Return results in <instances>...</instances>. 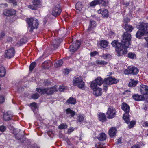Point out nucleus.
Instances as JSON below:
<instances>
[{
	"mask_svg": "<svg viewBox=\"0 0 148 148\" xmlns=\"http://www.w3.org/2000/svg\"><path fill=\"white\" fill-rule=\"evenodd\" d=\"M65 88V86L62 85L60 86L59 89L60 92H63Z\"/></svg>",
	"mask_w": 148,
	"mask_h": 148,
	"instance_id": "50",
	"label": "nucleus"
},
{
	"mask_svg": "<svg viewBox=\"0 0 148 148\" xmlns=\"http://www.w3.org/2000/svg\"><path fill=\"white\" fill-rule=\"evenodd\" d=\"M136 122L134 121H132L130 122V124L128 125V127L129 128L131 129L132 128L135 124Z\"/></svg>",
	"mask_w": 148,
	"mask_h": 148,
	"instance_id": "44",
	"label": "nucleus"
},
{
	"mask_svg": "<svg viewBox=\"0 0 148 148\" xmlns=\"http://www.w3.org/2000/svg\"><path fill=\"white\" fill-rule=\"evenodd\" d=\"M104 82L103 79L100 77L97 78L95 80L92 82L91 83L90 87H97V85L100 86Z\"/></svg>",
	"mask_w": 148,
	"mask_h": 148,
	"instance_id": "11",
	"label": "nucleus"
},
{
	"mask_svg": "<svg viewBox=\"0 0 148 148\" xmlns=\"http://www.w3.org/2000/svg\"><path fill=\"white\" fill-rule=\"evenodd\" d=\"M136 55L132 53H129L128 54V57L132 59H134L136 57Z\"/></svg>",
	"mask_w": 148,
	"mask_h": 148,
	"instance_id": "42",
	"label": "nucleus"
},
{
	"mask_svg": "<svg viewBox=\"0 0 148 148\" xmlns=\"http://www.w3.org/2000/svg\"><path fill=\"white\" fill-rule=\"evenodd\" d=\"M138 81H135L134 79H131V82H129V85L130 86L134 87L136 86L137 84Z\"/></svg>",
	"mask_w": 148,
	"mask_h": 148,
	"instance_id": "38",
	"label": "nucleus"
},
{
	"mask_svg": "<svg viewBox=\"0 0 148 148\" xmlns=\"http://www.w3.org/2000/svg\"><path fill=\"white\" fill-rule=\"evenodd\" d=\"M98 4H101L102 6H106L108 5V2L107 0H97Z\"/></svg>",
	"mask_w": 148,
	"mask_h": 148,
	"instance_id": "30",
	"label": "nucleus"
},
{
	"mask_svg": "<svg viewBox=\"0 0 148 148\" xmlns=\"http://www.w3.org/2000/svg\"><path fill=\"white\" fill-rule=\"evenodd\" d=\"M140 92L143 95H148V86L143 85L140 87Z\"/></svg>",
	"mask_w": 148,
	"mask_h": 148,
	"instance_id": "19",
	"label": "nucleus"
},
{
	"mask_svg": "<svg viewBox=\"0 0 148 148\" xmlns=\"http://www.w3.org/2000/svg\"><path fill=\"white\" fill-rule=\"evenodd\" d=\"M145 33H145H144V32L142 31L138 30L136 34V37L139 39L141 38L142 37L144 36Z\"/></svg>",
	"mask_w": 148,
	"mask_h": 148,
	"instance_id": "31",
	"label": "nucleus"
},
{
	"mask_svg": "<svg viewBox=\"0 0 148 148\" xmlns=\"http://www.w3.org/2000/svg\"><path fill=\"white\" fill-rule=\"evenodd\" d=\"M97 12L99 14H101L103 17L107 18L108 17V11L106 9H100L98 10Z\"/></svg>",
	"mask_w": 148,
	"mask_h": 148,
	"instance_id": "18",
	"label": "nucleus"
},
{
	"mask_svg": "<svg viewBox=\"0 0 148 148\" xmlns=\"http://www.w3.org/2000/svg\"><path fill=\"white\" fill-rule=\"evenodd\" d=\"M96 147L99 146V147H98V148H105V147H101L100 146V144L99 143H97L95 145Z\"/></svg>",
	"mask_w": 148,
	"mask_h": 148,
	"instance_id": "62",
	"label": "nucleus"
},
{
	"mask_svg": "<svg viewBox=\"0 0 148 148\" xmlns=\"http://www.w3.org/2000/svg\"><path fill=\"white\" fill-rule=\"evenodd\" d=\"M132 97L136 101H142L145 99L144 97L142 95H139L138 94L134 95Z\"/></svg>",
	"mask_w": 148,
	"mask_h": 148,
	"instance_id": "23",
	"label": "nucleus"
},
{
	"mask_svg": "<svg viewBox=\"0 0 148 148\" xmlns=\"http://www.w3.org/2000/svg\"><path fill=\"white\" fill-rule=\"evenodd\" d=\"M122 109L125 112L123 114V118L126 123L128 124L130 122V115L129 113L130 111V107L127 103H123L121 106Z\"/></svg>",
	"mask_w": 148,
	"mask_h": 148,
	"instance_id": "4",
	"label": "nucleus"
},
{
	"mask_svg": "<svg viewBox=\"0 0 148 148\" xmlns=\"http://www.w3.org/2000/svg\"><path fill=\"white\" fill-rule=\"evenodd\" d=\"M96 63L98 65H105L108 63L107 62L101 60H97Z\"/></svg>",
	"mask_w": 148,
	"mask_h": 148,
	"instance_id": "37",
	"label": "nucleus"
},
{
	"mask_svg": "<svg viewBox=\"0 0 148 148\" xmlns=\"http://www.w3.org/2000/svg\"><path fill=\"white\" fill-rule=\"evenodd\" d=\"M5 101L4 97L2 96H0V103H3Z\"/></svg>",
	"mask_w": 148,
	"mask_h": 148,
	"instance_id": "54",
	"label": "nucleus"
},
{
	"mask_svg": "<svg viewBox=\"0 0 148 148\" xmlns=\"http://www.w3.org/2000/svg\"><path fill=\"white\" fill-rule=\"evenodd\" d=\"M122 44L124 45V47L127 49L131 43V35L130 34L126 32L122 35Z\"/></svg>",
	"mask_w": 148,
	"mask_h": 148,
	"instance_id": "5",
	"label": "nucleus"
},
{
	"mask_svg": "<svg viewBox=\"0 0 148 148\" xmlns=\"http://www.w3.org/2000/svg\"><path fill=\"white\" fill-rule=\"evenodd\" d=\"M97 4H98L97 0H94L90 3V6H95Z\"/></svg>",
	"mask_w": 148,
	"mask_h": 148,
	"instance_id": "45",
	"label": "nucleus"
},
{
	"mask_svg": "<svg viewBox=\"0 0 148 148\" xmlns=\"http://www.w3.org/2000/svg\"><path fill=\"white\" fill-rule=\"evenodd\" d=\"M124 28L126 30V32H131L134 29L133 27L131 25L126 23L124 25Z\"/></svg>",
	"mask_w": 148,
	"mask_h": 148,
	"instance_id": "25",
	"label": "nucleus"
},
{
	"mask_svg": "<svg viewBox=\"0 0 148 148\" xmlns=\"http://www.w3.org/2000/svg\"><path fill=\"white\" fill-rule=\"evenodd\" d=\"M30 106H31L32 109L34 111V110L36 109L37 108V104L35 102H33L30 104Z\"/></svg>",
	"mask_w": 148,
	"mask_h": 148,
	"instance_id": "40",
	"label": "nucleus"
},
{
	"mask_svg": "<svg viewBox=\"0 0 148 148\" xmlns=\"http://www.w3.org/2000/svg\"><path fill=\"white\" fill-rule=\"evenodd\" d=\"M137 27L138 29L145 33V34H148V31H147L148 28V23L140 22L137 25Z\"/></svg>",
	"mask_w": 148,
	"mask_h": 148,
	"instance_id": "9",
	"label": "nucleus"
},
{
	"mask_svg": "<svg viewBox=\"0 0 148 148\" xmlns=\"http://www.w3.org/2000/svg\"><path fill=\"white\" fill-rule=\"evenodd\" d=\"M5 74V68L3 67H0V77L4 76Z\"/></svg>",
	"mask_w": 148,
	"mask_h": 148,
	"instance_id": "35",
	"label": "nucleus"
},
{
	"mask_svg": "<svg viewBox=\"0 0 148 148\" xmlns=\"http://www.w3.org/2000/svg\"><path fill=\"white\" fill-rule=\"evenodd\" d=\"M69 73V70L68 69H66L65 70L64 73L66 75H67Z\"/></svg>",
	"mask_w": 148,
	"mask_h": 148,
	"instance_id": "63",
	"label": "nucleus"
},
{
	"mask_svg": "<svg viewBox=\"0 0 148 148\" xmlns=\"http://www.w3.org/2000/svg\"><path fill=\"white\" fill-rule=\"evenodd\" d=\"M61 41V39L58 38H56L53 40L51 43V45L52 48L54 49L57 48Z\"/></svg>",
	"mask_w": 148,
	"mask_h": 148,
	"instance_id": "17",
	"label": "nucleus"
},
{
	"mask_svg": "<svg viewBox=\"0 0 148 148\" xmlns=\"http://www.w3.org/2000/svg\"><path fill=\"white\" fill-rule=\"evenodd\" d=\"M66 114H71V117H73L75 114V112L71 109L70 108H68L65 110Z\"/></svg>",
	"mask_w": 148,
	"mask_h": 148,
	"instance_id": "32",
	"label": "nucleus"
},
{
	"mask_svg": "<svg viewBox=\"0 0 148 148\" xmlns=\"http://www.w3.org/2000/svg\"><path fill=\"white\" fill-rule=\"evenodd\" d=\"M139 71V69L135 66H129L124 71L125 74L136 75Z\"/></svg>",
	"mask_w": 148,
	"mask_h": 148,
	"instance_id": "7",
	"label": "nucleus"
},
{
	"mask_svg": "<svg viewBox=\"0 0 148 148\" xmlns=\"http://www.w3.org/2000/svg\"><path fill=\"white\" fill-rule=\"evenodd\" d=\"M95 23V22L94 20H90L89 26L87 30L90 32L92 31L93 29L96 27V24Z\"/></svg>",
	"mask_w": 148,
	"mask_h": 148,
	"instance_id": "21",
	"label": "nucleus"
},
{
	"mask_svg": "<svg viewBox=\"0 0 148 148\" xmlns=\"http://www.w3.org/2000/svg\"><path fill=\"white\" fill-rule=\"evenodd\" d=\"M114 47L116 48V50L118 56H122L126 54L127 52V49L124 47V45L118 42L117 40L113 41L111 43Z\"/></svg>",
	"mask_w": 148,
	"mask_h": 148,
	"instance_id": "1",
	"label": "nucleus"
},
{
	"mask_svg": "<svg viewBox=\"0 0 148 148\" xmlns=\"http://www.w3.org/2000/svg\"><path fill=\"white\" fill-rule=\"evenodd\" d=\"M98 52L96 51L91 52L90 53V56H94L97 54Z\"/></svg>",
	"mask_w": 148,
	"mask_h": 148,
	"instance_id": "58",
	"label": "nucleus"
},
{
	"mask_svg": "<svg viewBox=\"0 0 148 148\" xmlns=\"http://www.w3.org/2000/svg\"><path fill=\"white\" fill-rule=\"evenodd\" d=\"M33 4L28 6V7L33 10H36L41 5L40 0H33L32 1Z\"/></svg>",
	"mask_w": 148,
	"mask_h": 148,
	"instance_id": "12",
	"label": "nucleus"
},
{
	"mask_svg": "<svg viewBox=\"0 0 148 148\" xmlns=\"http://www.w3.org/2000/svg\"><path fill=\"white\" fill-rule=\"evenodd\" d=\"M15 138H17L18 140H21V137H23V136L20 135L18 134H16L15 135Z\"/></svg>",
	"mask_w": 148,
	"mask_h": 148,
	"instance_id": "52",
	"label": "nucleus"
},
{
	"mask_svg": "<svg viewBox=\"0 0 148 148\" xmlns=\"http://www.w3.org/2000/svg\"><path fill=\"white\" fill-rule=\"evenodd\" d=\"M118 80L110 76L109 77L106 78L104 79V82L105 84L107 85H112L117 83Z\"/></svg>",
	"mask_w": 148,
	"mask_h": 148,
	"instance_id": "13",
	"label": "nucleus"
},
{
	"mask_svg": "<svg viewBox=\"0 0 148 148\" xmlns=\"http://www.w3.org/2000/svg\"><path fill=\"white\" fill-rule=\"evenodd\" d=\"M62 10L59 5H56L53 10L52 14L56 16L59 15L62 12Z\"/></svg>",
	"mask_w": 148,
	"mask_h": 148,
	"instance_id": "15",
	"label": "nucleus"
},
{
	"mask_svg": "<svg viewBox=\"0 0 148 148\" xmlns=\"http://www.w3.org/2000/svg\"><path fill=\"white\" fill-rule=\"evenodd\" d=\"M116 111L112 106L109 107L106 113L107 118L108 119H112L116 115Z\"/></svg>",
	"mask_w": 148,
	"mask_h": 148,
	"instance_id": "8",
	"label": "nucleus"
},
{
	"mask_svg": "<svg viewBox=\"0 0 148 148\" xmlns=\"http://www.w3.org/2000/svg\"><path fill=\"white\" fill-rule=\"evenodd\" d=\"M131 148H140L139 145L138 144L132 146Z\"/></svg>",
	"mask_w": 148,
	"mask_h": 148,
	"instance_id": "59",
	"label": "nucleus"
},
{
	"mask_svg": "<svg viewBox=\"0 0 148 148\" xmlns=\"http://www.w3.org/2000/svg\"><path fill=\"white\" fill-rule=\"evenodd\" d=\"M99 120L102 122L106 120V115L105 114L100 113L98 114Z\"/></svg>",
	"mask_w": 148,
	"mask_h": 148,
	"instance_id": "29",
	"label": "nucleus"
},
{
	"mask_svg": "<svg viewBox=\"0 0 148 148\" xmlns=\"http://www.w3.org/2000/svg\"><path fill=\"white\" fill-rule=\"evenodd\" d=\"M116 132V130L115 127H112L109 131V134L110 136L111 137L114 136Z\"/></svg>",
	"mask_w": 148,
	"mask_h": 148,
	"instance_id": "24",
	"label": "nucleus"
},
{
	"mask_svg": "<svg viewBox=\"0 0 148 148\" xmlns=\"http://www.w3.org/2000/svg\"><path fill=\"white\" fill-rule=\"evenodd\" d=\"M20 40V42L23 43H25L27 42V40L25 38H22Z\"/></svg>",
	"mask_w": 148,
	"mask_h": 148,
	"instance_id": "55",
	"label": "nucleus"
},
{
	"mask_svg": "<svg viewBox=\"0 0 148 148\" xmlns=\"http://www.w3.org/2000/svg\"><path fill=\"white\" fill-rule=\"evenodd\" d=\"M12 115L9 111L7 112L4 114L3 118L5 121L11 120L12 119Z\"/></svg>",
	"mask_w": 148,
	"mask_h": 148,
	"instance_id": "22",
	"label": "nucleus"
},
{
	"mask_svg": "<svg viewBox=\"0 0 148 148\" xmlns=\"http://www.w3.org/2000/svg\"><path fill=\"white\" fill-rule=\"evenodd\" d=\"M82 8L83 5L81 2H78L76 4L75 8L77 12H79L80 11Z\"/></svg>",
	"mask_w": 148,
	"mask_h": 148,
	"instance_id": "33",
	"label": "nucleus"
},
{
	"mask_svg": "<svg viewBox=\"0 0 148 148\" xmlns=\"http://www.w3.org/2000/svg\"><path fill=\"white\" fill-rule=\"evenodd\" d=\"M12 3L13 5L15 6L17 5V1L16 0H9Z\"/></svg>",
	"mask_w": 148,
	"mask_h": 148,
	"instance_id": "51",
	"label": "nucleus"
},
{
	"mask_svg": "<svg viewBox=\"0 0 148 148\" xmlns=\"http://www.w3.org/2000/svg\"><path fill=\"white\" fill-rule=\"evenodd\" d=\"M74 129L73 127H71L68 129V132L70 134L74 130Z\"/></svg>",
	"mask_w": 148,
	"mask_h": 148,
	"instance_id": "57",
	"label": "nucleus"
},
{
	"mask_svg": "<svg viewBox=\"0 0 148 148\" xmlns=\"http://www.w3.org/2000/svg\"><path fill=\"white\" fill-rule=\"evenodd\" d=\"M44 84L45 86H48L50 84V82L46 80L44 81Z\"/></svg>",
	"mask_w": 148,
	"mask_h": 148,
	"instance_id": "53",
	"label": "nucleus"
},
{
	"mask_svg": "<svg viewBox=\"0 0 148 148\" xmlns=\"http://www.w3.org/2000/svg\"><path fill=\"white\" fill-rule=\"evenodd\" d=\"M39 97V95L37 93L33 94L32 95L31 97L34 99H38Z\"/></svg>",
	"mask_w": 148,
	"mask_h": 148,
	"instance_id": "43",
	"label": "nucleus"
},
{
	"mask_svg": "<svg viewBox=\"0 0 148 148\" xmlns=\"http://www.w3.org/2000/svg\"><path fill=\"white\" fill-rule=\"evenodd\" d=\"M16 13V11L13 9L5 10L3 12V14L6 16L13 15Z\"/></svg>",
	"mask_w": 148,
	"mask_h": 148,
	"instance_id": "20",
	"label": "nucleus"
},
{
	"mask_svg": "<svg viewBox=\"0 0 148 148\" xmlns=\"http://www.w3.org/2000/svg\"><path fill=\"white\" fill-rule=\"evenodd\" d=\"M12 38L11 37H9L8 38L7 41L9 42L12 41Z\"/></svg>",
	"mask_w": 148,
	"mask_h": 148,
	"instance_id": "64",
	"label": "nucleus"
},
{
	"mask_svg": "<svg viewBox=\"0 0 148 148\" xmlns=\"http://www.w3.org/2000/svg\"><path fill=\"white\" fill-rule=\"evenodd\" d=\"M76 103V99L72 97H70L66 101V103L68 104H75Z\"/></svg>",
	"mask_w": 148,
	"mask_h": 148,
	"instance_id": "28",
	"label": "nucleus"
},
{
	"mask_svg": "<svg viewBox=\"0 0 148 148\" xmlns=\"http://www.w3.org/2000/svg\"><path fill=\"white\" fill-rule=\"evenodd\" d=\"M36 91L41 94H46L49 95H52L54 92L57 91V88L55 86L52 87L47 88H37Z\"/></svg>",
	"mask_w": 148,
	"mask_h": 148,
	"instance_id": "3",
	"label": "nucleus"
},
{
	"mask_svg": "<svg viewBox=\"0 0 148 148\" xmlns=\"http://www.w3.org/2000/svg\"><path fill=\"white\" fill-rule=\"evenodd\" d=\"M63 64V62L61 60H56L55 64V66L56 67H58L61 66Z\"/></svg>",
	"mask_w": 148,
	"mask_h": 148,
	"instance_id": "36",
	"label": "nucleus"
},
{
	"mask_svg": "<svg viewBox=\"0 0 148 148\" xmlns=\"http://www.w3.org/2000/svg\"><path fill=\"white\" fill-rule=\"evenodd\" d=\"M5 36V33L4 32H2L0 34V38H3Z\"/></svg>",
	"mask_w": 148,
	"mask_h": 148,
	"instance_id": "61",
	"label": "nucleus"
},
{
	"mask_svg": "<svg viewBox=\"0 0 148 148\" xmlns=\"http://www.w3.org/2000/svg\"><path fill=\"white\" fill-rule=\"evenodd\" d=\"M130 21V19L128 18H125L123 19V22L125 24L128 23V22Z\"/></svg>",
	"mask_w": 148,
	"mask_h": 148,
	"instance_id": "49",
	"label": "nucleus"
},
{
	"mask_svg": "<svg viewBox=\"0 0 148 148\" xmlns=\"http://www.w3.org/2000/svg\"><path fill=\"white\" fill-rule=\"evenodd\" d=\"M108 44V42L104 40L101 41L100 43V45L103 48L106 47L107 46Z\"/></svg>",
	"mask_w": 148,
	"mask_h": 148,
	"instance_id": "34",
	"label": "nucleus"
},
{
	"mask_svg": "<svg viewBox=\"0 0 148 148\" xmlns=\"http://www.w3.org/2000/svg\"><path fill=\"white\" fill-rule=\"evenodd\" d=\"M51 66V61H45L42 64V67L44 69H48Z\"/></svg>",
	"mask_w": 148,
	"mask_h": 148,
	"instance_id": "26",
	"label": "nucleus"
},
{
	"mask_svg": "<svg viewBox=\"0 0 148 148\" xmlns=\"http://www.w3.org/2000/svg\"><path fill=\"white\" fill-rule=\"evenodd\" d=\"M72 82L73 85L74 86H77L79 88L82 89L84 88L85 83L83 81V78L80 76L74 77Z\"/></svg>",
	"mask_w": 148,
	"mask_h": 148,
	"instance_id": "6",
	"label": "nucleus"
},
{
	"mask_svg": "<svg viewBox=\"0 0 148 148\" xmlns=\"http://www.w3.org/2000/svg\"><path fill=\"white\" fill-rule=\"evenodd\" d=\"M26 21L28 27L30 28L29 30L30 32H32L34 29L38 28L39 24V21L35 18L32 17L27 18Z\"/></svg>",
	"mask_w": 148,
	"mask_h": 148,
	"instance_id": "2",
	"label": "nucleus"
},
{
	"mask_svg": "<svg viewBox=\"0 0 148 148\" xmlns=\"http://www.w3.org/2000/svg\"><path fill=\"white\" fill-rule=\"evenodd\" d=\"M97 139L100 141H104L106 139V135L103 133H100L97 137Z\"/></svg>",
	"mask_w": 148,
	"mask_h": 148,
	"instance_id": "27",
	"label": "nucleus"
},
{
	"mask_svg": "<svg viewBox=\"0 0 148 148\" xmlns=\"http://www.w3.org/2000/svg\"><path fill=\"white\" fill-rule=\"evenodd\" d=\"M93 90V94L96 96H101L102 94V89L98 87H91Z\"/></svg>",
	"mask_w": 148,
	"mask_h": 148,
	"instance_id": "16",
	"label": "nucleus"
},
{
	"mask_svg": "<svg viewBox=\"0 0 148 148\" xmlns=\"http://www.w3.org/2000/svg\"><path fill=\"white\" fill-rule=\"evenodd\" d=\"M5 58L10 59L13 57L15 55V51L14 48L11 47L5 51Z\"/></svg>",
	"mask_w": 148,
	"mask_h": 148,
	"instance_id": "10",
	"label": "nucleus"
},
{
	"mask_svg": "<svg viewBox=\"0 0 148 148\" xmlns=\"http://www.w3.org/2000/svg\"><path fill=\"white\" fill-rule=\"evenodd\" d=\"M67 127V125L66 124L62 123L58 127L60 130H62L64 129H66Z\"/></svg>",
	"mask_w": 148,
	"mask_h": 148,
	"instance_id": "39",
	"label": "nucleus"
},
{
	"mask_svg": "<svg viewBox=\"0 0 148 148\" xmlns=\"http://www.w3.org/2000/svg\"><path fill=\"white\" fill-rule=\"evenodd\" d=\"M84 119V117L82 115H80L78 116V121L79 122L83 121Z\"/></svg>",
	"mask_w": 148,
	"mask_h": 148,
	"instance_id": "47",
	"label": "nucleus"
},
{
	"mask_svg": "<svg viewBox=\"0 0 148 148\" xmlns=\"http://www.w3.org/2000/svg\"><path fill=\"white\" fill-rule=\"evenodd\" d=\"M81 43L78 41H77L75 43H73V45H70L69 47L71 51L74 52L77 50L79 47Z\"/></svg>",
	"mask_w": 148,
	"mask_h": 148,
	"instance_id": "14",
	"label": "nucleus"
},
{
	"mask_svg": "<svg viewBox=\"0 0 148 148\" xmlns=\"http://www.w3.org/2000/svg\"><path fill=\"white\" fill-rule=\"evenodd\" d=\"M6 127L4 125H2L0 126V131L1 132H4L6 130Z\"/></svg>",
	"mask_w": 148,
	"mask_h": 148,
	"instance_id": "48",
	"label": "nucleus"
},
{
	"mask_svg": "<svg viewBox=\"0 0 148 148\" xmlns=\"http://www.w3.org/2000/svg\"><path fill=\"white\" fill-rule=\"evenodd\" d=\"M111 55L109 54H104L102 56L103 58L105 59L110 58Z\"/></svg>",
	"mask_w": 148,
	"mask_h": 148,
	"instance_id": "46",
	"label": "nucleus"
},
{
	"mask_svg": "<svg viewBox=\"0 0 148 148\" xmlns=\"http://www.w3.org/2000/svg\"><path fill=\"white\" fill-rule=\"evenodd\" d=\"M36 63L34 62H32L30 65L29 66V70L30 71H32L33 69L36 66Z\"/></svg>",
	"mask_w": 148,
	"mask_h": 148,
	"instance_id": "41",
	"label": "nucleus"
},
{
	"mask_svg": "<svg viewBox=\"0 0 148 148\" xmlns=\"http://www.w3.org/2000/svg\"><path fill=\"white\" fill-rule=\"evenodd\" d=\"M103 89L106 91L108 89V86L106 85V84H104L103 85Z\"/></svg>",
	"mask_w": 148,
	"mask_h": 148,
	"instance_id": "60",
	"label": "nucleus"
},
{
	"mask_svg": "<svg viewBox=\"0 0 148 148\" xmlns=\"http://www.w3.org/2000/svg\"><path fill=\"white\" fill-rule=\"evenodd\" d=\"M143 126L145 127H148V121L144 122L143 124Z\"/></svg>",
	"mask_w": 148,
	"mask_h": 148,
	"instance_id": "56",
	"label": "nucleus"
}]
</instances>
